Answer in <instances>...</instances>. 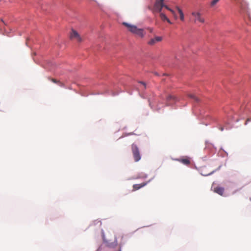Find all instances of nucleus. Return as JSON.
<instances>
[{"label":"nucleus","instance_id":"1","mask_svg":"<svg viewBox=\"0 0 251 251\" xmlns=\"http://www.w3.org/2000/svg\"><path fill=\"white\" fill-rule=\"evenodd\" d=\"M164 0H155L152 6L151 5L148 6V9L151 11L152 13L155 15L156 13H160L163 7L170 11L172 14L176 17V13L175 11L172 9L170 8L167 5H165L164 3Z\"/></svg>","mask_w":251,"mask_h":251},{"label":"nucleus","instance_id":"2","mask_svg":"<svg viewBox=\"0 0 251 251\" xmlns=\"http://www.w3.org/2000/svg\"><path fill=\"white\" fill-rule=\"evenodd\" d=\"M123 25H124L131 33L136 34L141 38H143L144 37L145 32L143 29L139 28L134 25L125 22L123 23Z\"/></svg>","mask_w":251,"mask_h":251},{"label":"nucleus","instance_id":"3","mask_svg":"<svg viewBox=\"0 0 251 251\" xmlns=\"http://www.w3.org/2000/svg\"><path fill=\"white\" fill-rule=\"evenodd\" d=\"M190 20L194 24H203L205 19L200 11L194 10L191 12Z\"/></svg>","mask_w":251,"mask_h":251},{"label":"nucleus","instance_id":"4","mask_svg":"<svg viewBox=\"0 0 251 251\" xmlns=\"http://www.w3.org/2000/svg\"><path fill=\"white\" fill-rule=\"evenodd\" d=\"M131 151L134 161L135 162L139 161L141 158V156L139 149L136 144L133 143L131 145Z\"/></svg>","mask_w":251,"mask_h":251},{"label":"nucleus","instance_id":"5","mask_svg":"<svg viewBox=\"0 0 251 251\" xmlns=\"http://www.w3.org/2000/svg\"><path fill=\"white\" fill-rule=\"evenodd\" d=\"M70 38L71 39H75L78 42H81L82 39L79 34L75 30H72L70 34Z\"/></svg>","mask_w":251,"mask_h":251},{"label":"nucleus","instance_id":"6","mask_svg":"<svg viewBox=\"0 0 251 251\" xmlns=\"http://www.w3.org/2000/svg\"><path fill=\"white\" fill-rule=\"evenodd\" d=\"M162 40V37L156 36L153 38L151 39L148 41V44L150 46H153L156 44L157 43L159 42Z\"/></svg>","mask_w":251,"mask_h":251},{"label":"nucleus","instance_id":"7","mask_svg":"<svg viewBox=\"0 0 251 251\" xmlns=\"http://www.w3.org/2000/svg\"><path fill=\"white\" fill-rule=\"evenodd\" d=\"M176 100V98L172 95H169L166 99V105L173 104Z\"/></svg>","mask_w":251,"mask_h":251},{"label":"nucleus","instance_id":"8","mask_svg":"<svg viewBox=\"0 0 251 251\" xmlns=\"http://www.w3.org/2000/svg\"><path fill=\"white\" fill-rule=\"evenodd\" d=\"M176 160L179 161V162L187 166L189 165L191 162L190 158L188 157H184L181 158L176 159Z\"/></svg>","mask_w":251,"mask_h":251},{"label":"nucleus","instance_id":"9","mask_svg":"<svg viewBox=\"0 0 251 251\" xmlns=\"http://www.w3.org/2000/svg\"><path fill=\"white\" fill-rule=\"evenodd\" d=\"M148 182H143L141 184H136L133 185L132 191H135L142 188L147 184Z\"/></svg>","mask_w":251,"mask_h":251},{"label":"nucleus","instance_id":"10","mask_svg":"<svg viewBox=\"0 0 251 251\" xmlns=\"http://www.w3.org/2000/svg\"><path fill=\"white\" fill-rule=\"evenodd\" d=\"M214 192L221 196H223L224 193V188L221 187L214 188Z\"/></svg>","mask_w":251,"mask_h":251},{"label":"nucleus","instance_id":"11","mask_svg":"<svg viewBox=\"0 0 251 251\" xmlns=\"http://www.w3.org/2000/svg\"><path fill=\"white\" fill-rule=\"evenodd\" d=\"M176 8L177 10V11H178V13L179 14L180 19L181 20V21H184V14H183V13L182 11L178 7H176Z\"/></svg>","mask_w":251,"mask_h":251},{"label":"nucleus","instance_id":"12","mask_svg":"<svg viewBox=\"0 0 251 251\" xmlns=\"http://www.w3.org/2000/svg\"><path fill=\"white\" fill-rule=\"evenodd\" d=\"M219 1L220 0H212L209 3V7L210 8L215 7Z\"/></svg>","mask_w":251,"mask_h":251},{"label":"nucleus","instance_id":"13","mask_svg":"<svg viewBox=\"0 0 251 251\" xmlns=\"http://www.w3.org/2000/svg\"><path fill=\"white\" fill-rule=\"evenodd\" d=\"M149 102L151 108L153 109L154 110H158L161 108V107L159 106L158 105H157L156 107H154V106L152 104V103L150 99L149 100Z\"/></svg>","mask_w":251,"mask_h":251},{"label":"nucleus","instance_id":"14","mask_svg":"<svg viewBox=\"0 0 251 251\" xmlns=\"http://www.w3.org/2000/svg\"><path fill=\"white\" fill-rule=\"evenodd\" d=\"M49 79L53 83H58L60 86H64V84L62 82H60L59 81L55 79H54V78H49Z\"/></svg>","mask_w":251,"mask_h":251},{"label":"nucleus","instance_id":"15","mask_svg":"<svg viewBox=\"0 0 251 251\" xmlns=\"http://www.w3.org/2000/svg\"><path fill=\"white\" fill-rule=\"evenodd\" d=\"M188 97L190 98H191L192 99H193L196 102H198L199 100L198 98H197L196 96H195L193 94H189L188 95Z\"/></svg>","mask_w":251,"mask_h":251},{"label":"nucleus","instance_id":"16","mask_svg":"<svg viewBox=\"0 0 251 251\" xmlns=\"http://www.w3.org/2000/svg\"><path fill=\"white\" fill-rule=\"evenodd\" d=\"M159 16H160V18H161V19L162 20V21H166V19L168 18L167 17V16H166V15L165 14H164L163 13H159Z\"/></svg>","mask_w":251,"mask_h":251},{"label":"nucleus","instance_id":"17","mask_svg":"<svg viewBox=\"0 0 251 251\" xmlns=\"http://www.w3.org/2000/svg\"><path fill=\"white\" fill-rule=\"evenodd\" d=\"M235 0L237 2V3H239L241 5H242V1H243V0Z\"/></svg>","mask_w":251,"mask_h":251},{"label":"nucleus","instance_id":"18","mask_svg":"<svg viewBox=\"0 0 251 251\" xmlns=\"http://www.w3.org/2000/svg\"><path fill=\"white\" fill-rule=\"evenodd\" d=\"M139 83L144 86V88H146V84L144 82L140 81Z\"/></svg>","mask_w":251,"mask_h":251},{"label":"nucleus","instance_id":"19","mask_svg":"<svg viewBox=\"0 0 251 251\" xmlns=\"http://www.w3.org/2000/svg\"><path fill=\"white\" fill-rule=\"evenodd\" d=\"M250 121H251V119H250V118H248V119L247 120V121H246V123H245V124L246 125H247L248 123L249 122H250Z\"/></svg>","mask_w":251,"mask_h":251},{"label":"nucleus","instance_id":"20","mask_svg":"<svg viewBox=\"0 0 251 251\" xmlns=\"http://www.w3.org/2000/svg\"><path fill=\"white\" fill-rule=\"evenodd\" d=\"M166 21H167V22L168 23H169V24H172V22L170 21V20L168 18H167V19H166Z\"/></svg>","mask_w":251,"mask_h":251},{"label":"nucleus","instance_id":"21","mask_svg":"<svg viewBox=\"0 0 251 251\" xmlns=\"http://www.w3.org/2000/svg\"><path fill=\"white\" fill-rule=\"evenodd\" d=\"M220 129H221V130L223 131V129H224V128H223V127H221V128H220Z\"/></svg>","mask_w":251,"mask_h":251},{"label":"nucleus","instance_id":"22","mask_svg":"<svg viewBox=\"0 0 251 251\" xmlns=\"http://www.w3.org/2000/svg\"><path fill=\"white\" fill-rule=\"evenodd\" d=\"M119 251H121V250H120Z\"/></svg>","mask_w":251,"mask_h":251}]
</instances>
